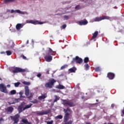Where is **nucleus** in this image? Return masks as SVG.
Segmentation results:
<instances>
[{
	"label": "nucleus",
	"mask_w": 124,
	"mask_h": 124,
	"mask_svg": "<svg viewBox=\"0 0 124 124\" xmlns=\"http://www.w3.org/2000/svg\"><path fill=\"white\" fill-rule=\"evenodd\" d=\"M24 104H25V103H21V104L18 106V110L19 114H20V113H22L23 111H25V110H27V109L31 108V106H32V104H30L29 105L25 106V107L24 108Z\"/></svg>",
	"instance_id": "f257e3e1"
},
{
	"label": "nucleus",
	"mask_w": 124,
	"mask_h": 124,
	"mask_svg": "<svg viewBox=\"0 0 124 124\" xmlns=\"http://www.w3.org/2000/svg\"><path fill=\"white\" fill-rule=\"evenodd\" d=\"M62 29H65L66 28V25L65 24H64L62 26Z\"/></svg>",
	"instance_id": "49530a36"
},
{
	"label": "nucleus",
	"mask_w": 124,
	"mask_h": 124,
	"mask_svg": "<svg viewBox=\"0 0 124 124\" xmlns=\"http://www.w3.org/2000/svg\"><path fill=\"white\" fill-rule=\"evenodd\" d=\"M104 124H106V123H104Z\"/></svg>",
	"instance_id": "338daca9"
},
{
	"label": "nucleus",
	"mask_w": 124,
	"mask_h": 124,
	"mask_svg": "<svg viewBox=\"0 0 124 124\" xmlns=\"http://www.w3.org/2000/svg\"><path fill=\"white\" fill-rule=\"evenodd\" d=\"M102 17H95L94 19V22H100V21H102Z\"/></svg>",
	"instance_id": "5701e85b"
},
{
	"label": "nucleus",
	"mask_w": 124,
	"mask_h": 124,
	"mask_svg": "<svg viewBox=\"0 0 124 124\" xmlns=\"http://www.w3.org/2000/svg\"><path fill=\"white\" fill-rule=\"evenodd\" d=\"M22 83H23L24 85H27V86H30V85H31V82H30L23 81V82H22Z\"/></svg>",
	"instance_id": "7c9ffc66"
},
{
	"label": "nucleus",
	"mask_w": 124,
	"mask_h": 124,
	"mask_svg": "<svg viewBox=\"0 0 124 124\" xmlns=\"http://www.w3.org/2000/svg\"><path fill=\"white\" fill-rule=\"evenodd\" d=\"M122 113L123 115H124V108L122 110Z\"/></svg>",
	"instance_id": "09e8293b"
},
{
	"label": "nucleus",
	"mask_w": 124,
	"mask_h": 124,
	"mask_svg": "<svg viewBox=\"0 0 124 124\" xmlns=\"http://www.w3.org/2000/svg\"><path fill=\"white\" fill-rule=\"evenodd\" d=\"M25 94L26 96H29L30 94V89H29V86H25Z\"/></svg>",
	"instance_id": "4468645a"
},
{
	"label": "nucleus",
	"mask_w": 124,
	"mask_h": 124,
	"mask_svg": "<svg viewBox=\"0 0 124 124\" xmlns=\"http://www.w3.org/2000/svg\"><path fill=\"white\" fill-rule=\"evenodd\" d=\"M75 71H76V68L75 67L71 68L69 69V72H70V73H74Z\"/></svg>",
	"instance_id": "aec40b11"
},
{
	"label": "nucleus",
	"mask_w": 124,
	"mask_h": 124,
	"mask_svg": "<svg viewBox=\"0 0 124 124\" xmlns=\"http://www.w3.org/2000/svg\"><path fill=\"white\" fill-rule=\"evenodd\" d=\"M64 18L65 19V20H68V19H69L68 16H64Z\"/></svg>",
	"instance_id": "a19ab883"
},
{
	"label": "nucleus",
	"mask_w": 124,
	"mask_h": 124,
	"mask_svg": "<svg viewBox=\"0 0 124 124\" xmlns=\"http://www.w3.org/2000/svg\"><path fill=\"white\" fill-rule=\"evenodd\" d=\"M53 53H54V51H53V50H52V49H51L50 48H49L48 50L46 52V54L50 55L52 56V55H53Z\"/></svg>",
	"instance_id": "a211bd4d"
},
{
	"label": "nucleus",
	"mask_w": 124,
	"mask_h": 124,
	"mask_svg": "<svg viewBox=\"0 0 124 124\" xmlns=\"http://www.w3.org/2000/svg\"><path fill=\"white\" fill-rule=\"evenodd\" d=\"M75 9H76V10H79V9H81V7L79 5H78L75 7Z\"/></svg>",
	"instance_id": "c9c22d12"
},
{
	"label": "nucleus",
	"mask_w": 124,
	"mask_h": 124,
	"mask_svg": "<svg viewBox=\"0 0 124 124\" xmlns=\"http://www.w3.org/2000/svg\"><path fill=\"white\" fill-rule=\"evenodd\" d=\"M67 66H68V65H67V64H65V65L62 66L61 67V69H62V70L65 69V68H66V67H67Z\"/></svg>",
	"instance_id": "2f4dec72"
},
{
	"label": "nucleus",
	"mask_w": 124,
	"mask_h": 124,
	"mask_svg": "<svg viewBox=\"0 0 124 124\" xmlns=\"http://www.w3.org/2000/svg\"><path fill=\"white\" fill-rule=\"evenodd\" d=\"M19 95H23V93L19 92Z\"/></svg>",
	"instance_id": "603ef678"
},
{
	"label": "nucleus",
	"mask_w": 124,
	"mask_h": 124,
	"mask_svg": "<svg viewBox=\"0 0 124 124\" xmlns=\"http://www.w3.org/2000/svg\"><path fill=\"white\" fill-rule=\"evenodd\" d=\"M84 68L85 70H89V69L90 68V65H89V64L86 63L84 65Z\"/></svg>",
	"instance_id": "cd10ccee"
},
{
	"label": "nucleus",
	"mask_w": 124,
	"mask_h": 124,
	"mask_svg": "<svg viewBox=\"0 0 124 124\" xmlns=\"http://www.w3.org/2000/svg\"><path fill=\"white\" fill-rule=\"evenodd\" d=\"M62 104L64 105V106L69 107H74L75 106V104L73 102H72L69 100H62Z\"/></svg>",
	"instance_id": "7ed1b4c3"
},
{
	"label": "nucleus",
	"mask_w": 124,
	"mask_h": 124,
	"mask_svg": "<svg viewBox=\"0 0 124 124\" xmlns=\"http://www.w3.org/2000/svg\"><path fill=\"white\" fill-rule=\"evenodd\" d=\"M54 97L55 98V99L54 100L53 103H55V102H57L58 100H60V98L58 97V95H55Z\"/></svg>",
	"instance_id": "393cba45"
},
{
	"label": "nucleus",
	"mask_w": 124,
	"mask_h": 124,
	"mask_svg": "<svg viewBox=\"0 0 124 124\" xmlns=\"http://www.w3.org/2000/svg\"><path fill=\"white\" fill-rule=\"evenodd\" d=\"M10 117L11 120L14 122V124H17L18 123H19L20 114L17 113L14 116H10Z\"/></svg>",
	"instance_id": "20e7f679"
},
{
	"label": "nucleus",
	"mask_w": 124,
	"mask_h": 124,
	"mask_svg": "<svg viewBox=\"0 0 124 124\" xmlns=\"http://www.w3.org/2000/svg\"><path fill=\"white\" fill-rule=\"evenodd\" d=\"M4 121V120H3V118H0V124H1V122L2 121Z\"/></svg>",
	"instance_id": "a18cd8bd"
},
{
	"label": "nucleus",
	"mask_w": 124,
	"mask_h": 124,
	"mask_svg": "<svg viewBox=\"0 0 124 124\" xmlns=\"http://www.w3.org/2000/svg\"><path fill=\"white\" fill-rule=\"evenodd\" d=\"M51 113V109H48L47 110H43L41 111H38L36 112L37 116H43V115H47Z\"/></svg>",
	"instance_id": "423d86ee"
},
{
	"label": "nucleus",
	"mask_w": 124,
	"mask_h": 124,
	"mask_svg": "<svg viewBox=\"0 0 124 124\" xmlns=\"http://www.w3.org/2000/svg\"><path fill=\"white\" fill-rule=\"evenodd\" d=\"M13 73H22L23 72H26V69L19 67H16L13 71Z\"/></svg>",
	"instance_id": "0eeeda50"
},
{
	"label": "nucleus",
	"mask_w": 124,
	"mask_h": 124,
	"mask_svg": "<svg viewBox=\"0 0 124 124\" xmlns=\"http://www.w3.org/2000/svg\"><path fill=\"white\" fill-rule=\"evenodd\" d=\"M5 110L7 114H11L14 111V108L12 107H9Z\"/></svg>",
	"instance_id": "ddd939ff"
},
{
	"label": "nucleus",
	"mask_w": 124,
	"mask_h": 124,
	"mask_svg": "<svg viewBox=\"0 0 124 124\" xmlns=\"http://www.w3.org/2000/svg\"><path fill=\"white\" fill-rule=\"evenodd\" d=\"M47 124H53V121H46Z\"/></svg>",
	"instance_id": "ea45409f"
},
{
	"label": "nucleus",
	"mask_w": 124,
	"mask_h": 124,
	"mask_svg": "<svg viewBox=\"0 0 124 124\" xmlns=\"http://www.w3.org/2000/svg\"><path fill=\"white\" fill-rule=\"evenodd\" d=\"M26 44H29V40L27 41Z\"/></svg>",
	"instance_id": "13d9d810"
},
{
	"label": "nucleus",
	"mask_w": 124,
	"mask_h": 124,
	"mask_svg": "<svg viewBox=\"0 0 124 124\" xmlns=\"http://www.w3.org/2000/svg\"><path fill=\"white\" fill-rule=\"evenodd\" d=\"M111 106L112 108H114V107H115V105L114 104H112Z\"/></svg>",
	"instance_id": "3c124183"
},
{
	"label": "nucleus",
	"mask_w": 124,
	"mask_h": 124,
	"mask_svg": "<svg viewBox=\"0 0 124 124\" xmlns=\"http://www.w3.org/2000/svg\"><path fill=\"white\" fill-rule=\"evenodd\" d=\"M29 99L31 103H34V104H37V103H38V101L36 99H34L33 101H31V98Z\"/></svg>",
	"instance_id": "412c9836"
},
{
	"label": "nucleus",
	"mask_w": 124,
	"mask_h": 124,
	"mask_svg": "<svg viewBox=\"0 0 124 124\" xmlns=\"http://www.w3.org/2000/svg\"><path fill=\"white\" fill-rule=\"evenodd\" d=\"M45 59L46 60V62H52V60H53V56L46 54V55L45 56Z\"/></svg>",
	"instance_id": "1a4fd4ad"
},
{
	"label": "nucleus",
	"mask_w": 124,
	"mask_h": 124,
	"mask_svg": "<svg viewBox=\"0 0 124 124\" xmlns=\"http://www.w3.org/2000/svg\"><path fill=\"white\" fill-rule=\"evenodd\" d=\"M75 60H76V62L77 63H78L79 64L83 63V59L78 56H76Z\"/></svg>",
	"instance_id": "f8f14e48"
},
{
	"label": "nucleus",
	"mask_w": 124,
	"mask_h": 124,
	"mask_svg": "<svg viewBox=\"0 0 124 124\" xmlns=\"http://www.w3.org/2000/svg\"><path fill=\"white\" fill-rule=\"evenodd\" d=\"M9 103V104L10 105H11V104H11V103Z\"/></svg>",
	"instance_id": "680f3d73"
},
{
	"label": "nucleus",
	"mask_w": 124,
	"mask_h": 124,
	"mask_svg": "<svg viewBox=\"0 0 124 124\" xmlns=\"http://www.w3.org/2000/svg\"><path fill=\"white\" fill-rule=\"evenodd\" d=\"M82 99H84V96L82 97Z\"/></svg>",
	"instance_id": "0e129e2a"
},
{
	"label": "nucleus",
	"mask_w": 124,
	"mask_h": 124,
	"mask_svg": "<svg viewBox=\"0 0 124 124\" xmlns=\"http://www.w3.org/2000/svg\"><path fill=\"white\" fill-rule=\"evenodd\" d=\"M32 97H33V95L32 94V93H30V96L29 97H28L27 98H28V99H30V98H31Z\"/></svg>",
	"instance_id": "4c0bfd02"
},
{
	"label": "nucleus",
	"mask_w": 124,
	"mask_h": 124,
	"mask_svg": "<svg viewBox=\"0 0 124 124\" xmlns=\"http://www.w3.org/2000/svg\"><path fill=\"white\" fill-rule=\"evenodd\" d=\"M1 80H2L1 78H0V80L1 81Z\"/></svg>",
	"instance_id": "69168bd1"
},
{
	"label": "nucleus",
	"mask_w": 124,
	"mask_h": 124,
	"mask_svg": "<svg viewBox=\"0 0 124 124\" xmlns=\"http://www.w3.org/2000/svg\"><path fill=\"white\" fill-rule=\"evenodd\" d=\"M64 88V86L62 84H59L58 85L56 86V89H58L59 90H63Z\"/></svg>",
	"instance_id": "6ab92c4d"
},
{
	"label": "nucleus",
	"mask_w": 124,
	"mask_h": 124,
	"mask_svg": "<svg viewBox=\"0 0 124 124\" xmlns=\"http://www.w3.org/2000/svg\"><path fill=\"white\" fill-rule=\"evenodd\" d=\"M84 62L85 63H88L90 62V60L89 59V57H85L84 59Z\"/></svg>",
	"instance_id": "bb28decb"
},
{
	"label": "nucleus",
	"mask_w": 124,
	"mask_h": 124,
	"mask_svg": "<svg viewBox=\"0 0 124 124\" xmlns=\"http://www.w3.org/2000/svg\"><path fill=\"white\" fill-rule=\"evenodd\" d=\"M75 58H74L73 59V61L71 62V63H72V64H74V62H76V60H75Z\"/></svg>",
	"instance_id": "58836bf2"
},
{
	"label": "nucleus",
	"mask_w": 124,
	"mask_h": 124,
	"mask_svg": "<svg viewBox=\"0 0 124 124\" xmlns=\"http://www.w3.org/2000/svg\"><path fill=\"white\" fill-rule=\"evenodd\" d=\"M49 71H50L49 70H47L46 72V74H50Z\"/></svg>",
	"instance_id": "de8ad7c7"
},
{
	"label": "nucleus",
	"mask_w": 124,
	"mask_h": 124,
	"mask_svg": "<svg viewBox=\"0 0 124 124\" xmlns=\"http://www.w3.org/2000/svg\"><path fill=\"white\" fill-rule=\"evenodd\" d=\"M21 122H22L23 124H31V123L29 122V121H28V119H22Z\"/></svg>",
	"instance_id": "4be33fe9"
},
{
	"label": "nucleus",
	"mask_w": 124,
	"mask_h": 124,
	"mask_svg": "<svg viewBox=\"0 0 124 124\" xmlns=\"http://www.w3.org/2000/svg\"><path fill=\"white\" fill-rule=\"evenodd\" d=\"M0 54H5V52H3H3H0Z\"/></svg>",
	"instance_id": "4d7b16f0"
},
{
	"label": "nucleus",
	"mask_w": 124,
	"mask_h": 124,
	"mask_svg": "<svg viewBox=\"0 0 124 124\" xmlns=\"http://www.w3.org/2000/svg\"><path fill=\"white\" fill-rule=\"evenodd\" d=\"M56 82L57 81L54 78L49 79L48 81L45 84V87L48 89H52L54 87V85Z\"/></svg>",
	"instance_id": "f03ea898"
},
{
	"label": "nucleus",
	"mask_w": 124,
	"mask_h": 124,
	"mask_svg": "<svg viewBox=\"0 0 124 124\" xmlns=\"http://www.w3.org/2000/svg\"><path fill=\"white\" fill-rule=\"evenodd\" d=\"M55 119H56V120H58V119H62V115H59L56 116V117H55Z\"/></svg>",
	"instance_id": "473e14b6"
},
{
	"label": "nucleus",
	"mask_w": 124,
	"mask_h": 124,
	"mask_svg": "<svg viewBox=\"0 0 124 124\" xmlns=\"http://www.w3.org/2000/svg\"><path fill=\"white\" fill-rule=\"evenodd\" d=\"M21 83L19 82H17L16 83H15V87H16V88H18V87H19V86L20 85Z\"/></svg>",
	"instance_id": "72a5a7b5"
},
{
	"label": "nucleus",
	"mask_w": 124,
	"mask_h": 124,
	"mask_svg": "<svg viewBox=\"0 0 124 124\" xmlns=\"http://www.w3.org/2000/svg\"><path fill=\"white\" fill-rule=\"evenodd\" d=\"M101 70V68H100V67H97L95 68V71L96 72H98L99 71H100Z\"/></svg>",
	"instance_id": "f704fd0d"
},
{
	"label": "nucleus",
	"mask_w": 124,
	"mask_h": 124,
	"mask_svg": "<svg viewBox=\"0 0 124 124\" xmlns=\"http://www.w3.org/2000/svg\"><path fill=\"white\" fill-rule=\"evenodd\" d=\"M26 23H27V24H33V25H42V24H44L43 22L32 20H26Z\"/></svg>",
	"instance_id": "39448f33"
},
{
	"label": "nucleus",
	"mask_w": 124,
	"mask_h": 124,
	"mask_svg": "<svg viewBox=\"0 0 124 124\" xmlns=\"http://www.w3.org/2000/svg\"><path fill=\"white\" fill-rule=\"evenodd\" d=\"M88 22L87 19H85L81 20L80 21H78V24L79 25V26H86L88 24Z\"/></svg>",
	"instance_id": "9d476101"
},
{
	"label": "nucleus",
	"mask_w": 124,
	"mask_h": 124,
	"mask_svg": "<svg viewBox=\"0 0 124 124\" xmlns=\"http://www.w3.org/2000/svg\"><path fill=\"white\" fill-rule=\"evenodd\" d=\"M47 97V94L46 93H44V94L42 95L41 96H39L38 97V99L39 100H42V99H45Z\"/></svg>",
	"instance_id": "2eb2a0df"
},
{
	"label": "nucleus",
	"mask_w": 124,
	"mask_h": 124,
	"mask_svg": "<svg viewBox=\"0 0 124 124\" xmlns=\"http://www.w3.org/2000/svg\"><path fill=\"white\" fill-rule=\"evenodd\" d=\"M87 1L88 0H82V1H85V2H87Z\"/></svg>",
	"instance_id": "6e6d98bb"
},
{
	"label": "nucleus",
	"mask_w": 124,
	"mask_h": 124,
	"mask_svg": "<svg viewBox=\"0 0 124 124\" xmlns=\"http://www.w3.org/2000/svg\"><path fill=\"white\" fill-rule=\"evenodd\" d=\"M21 57L23 59V60H27V57H26L24 55H22Z\"/></svg>",
	"instance_id": "79ce46f5"
},
{
	"label": "nucleus",
	"mask_w": 124,
	"mask_h": 124,
	"mask_svg": "<svg viewBox=\"0 0 124 124\" xmlns=\"http://www.w3.org/2000/svg\"><path fill=\"white\" fill-rule=\"evenodd\" d=\"M5 3H8V2H13L15 0H3Z\"/></svg>",
	"instance_id": "a878e982"
},
{
	"label": "nucleus",
	"mask_w": 124,
	"mask_h": 124,
	"mask_svg": "<svg viewBox=\"0 0 124 124\" xmlns=\"http://www.w3.org/2000/svg\"><path fill=\"white\" fill-rule=\"evenodd\" d=\"M96 102H98V100L96 99Z\"/></svg>",
	"instance_id": "052dcab7"
},
{
	"label": "nucleus",
	"mask_w": 124,
	"mask_h": 124,
	"mask_svg": "<svg viewBox=\"0 0 124 124\" xmlns=\"http://www.w3.org/2000/svg\"><path fill=\"white\" fill-rule=\"evenodd\" d=\"M102 20H110V17L107 16H102Z\"/></svg>",
	"instance_id": "b1692460"
},
{
	"label": "nucleus",
	"mask_w": 124,
	"mask_h": 124,
	"mask_svg": "<svg viewBox=\"0 0 124 124\" xmlns=\"http://www.w3.org/2000/svg\"><path fill=\"white\" fill-rule=\"evenodd\" d=\"M10 93L12 95H13L14 94H16V90H12L11 91H10Z\"/></svg>",
	"instance_id": "c756f323"
},
{
	"label": "nucleus",
	"mask_w": 124,
	"mask_h": 124,
	"mask_svg": "<svg viewBox=\"0 0 124 124\" xmlns=\"http://www.w3.org/2000/svg\"><path fill=\"white\" fill-rule=\"evenodd\" d=\"M11 13H14V12H15V11H14V10H11Z\"/></svg>",
	"instance_id": "8fccbe9b"
},
{
	"label": "nucleus",
	"mask_w": 124,
	"mask_h": 124,
	"mask_svg": "<svg viewBox=\"0 0 124 124\" xmlns=\"http://www.w3.org/2000/svg\"><path fill=\"white\" fill-rule=\"evenodd\" d=\"M97 35H98V31H95L93 34L92 36V39H94L97 37Z\"/></svg>",
	"instance_id": "f3484780"
},
{
	"label": "nucleus",
	"mask_w": 124,
	"mask_h": 124,
	"mask_svg": "<svg viewBox=\"0 0 124 124\" xmlns=\"http://www.w3.org/2000/svg\"><path fill=\"white\" fill-rule=\"evenodd\" d=\"M37 77H38V78H40L41 77V74H38L37 75Z\"/></svg>",
	"instance_id": "c03bdc74"
},
{
	"label": "nucleus",
	"mask_w": 124,
	"mask_h": 124,
	"mask_svg": "<svg viewBox=\"0 0 124 124\" xmlns=\"http://www.w3.org/2000/svg\"><path fill=\"white\" fill-rule=\"evenodd\" d=\"M23 28V25L21 23H18L16 25V31H20Z\"/></svg>",
	"instance_id": "dca6fc26"
},
{
	"label": "nucleus",
	"mask_w": 124,
	"mask_h": 124,
	"mask_svg": "<svg viewBox=\"0 0 124 124\" xmlns=\"http://www.w3.org/2000/svg\"><path fill=\"white\" fill-rule=\"evenodd\" d=\"M107 77L109 80H113L115 78V74L112 72H108L107 74Z\"/></svg>",
	"instance_id": "9b49d317"
},
{
	"label": "nucleus",
	"mask_w": 124,
	"mask_h": 124,
	"mask_svg": "<svg viewBox=\"0 0 124 124\" xmlns=\"http://www.w3.org/2000/svg\"><path fill=\"white\" fill-rule=\"evenodd\" d=\"M7 87L8 88H10V85H9V84L7 85Z\"/></svg>",
	"instance_id": "864d4df0"
},
{
	"label": "nucleus",
	"mask_w": 124,
	"mask_h": 124,
	"mask_svg": "<svg viewBox=\"0 0 124 124\" xmlns=\"http://www.w3.org/2000/svg\"><path fill=\"white\" fill-rule=\"evenodd\" d=\"M0 92L1 93H7L8 91L6 89V86H5L3 83L0 84Z\"/></svg>",
	"instance_id": "6e6552de"
},
{
	"label": "nucleus",
	"mask_w": 124,
	"mask_h": 124,
	"mask_svg": "<svg viewBox=\"0 0 124 124\" xmlns=\"http://www.w3.org/2000/svg\"><path fill=\"white\" fill-rule=\"evenodd\" d=\"M15 12H16L17 13H19L21 14V11H20V10H16L15 11Z\"/></svg>",
	"instance_id": "37998d69"
},
{
	"label": "nucleus",
	"mask_w": 124,
	"mask_h": 124,
	"mask_svg": "<svg viewBox=\"0 0 124 124\" xmlns=\"http://www.w3.org/2000/svg\"><path fill=\"white\" fill-rule=\"evenodd\" d=\"M86 124H91L90 123H86Z\"/></svg>",
	"instance_id": "bf43d9fd"
},
{
	"label": "nucleus",
	"mask_w": 124,
	"mask_h": 124,
	"mask_svg": "<svg viewBox=\"0 0 124 124\" xmlns=\"http://www.w3.org/2000/svg\"><path fill=\"white\" fill-rule=\"evenodd\" d=\"M19 97L20 98H22V97H23V95H20Z\"/></svg>",
	"instance_id": "5fc2aeb1"
},
{
	"label": "nucleus",
	"mask_w": 124,
	"mask_h": 124,
	"mask_svg": "<svg viewBox=\"0 0 124 124\" xmlns=\"http://www.w3.org/2000/svg\"><path fill=\"white\" fill-rule=\"evenodd\" d=\"M6 53L7 56H11V55H12V52L10 50H7Z\"/></svg>",
	"instance_id": "c85d7f7f"
},
{
	"label": "nucleus",
	"mask_w": 124,
	"mask_h": 124,
	"mask_svg": "<svg viewBox=\"0 0 124 124\" xmlns=\"http://www.w3.org/2000/svg\"><path fill=\"white\" fill-rule=\"evenodd\" d=\"M20 101H21V98H17V99H16L15 100V102L16 103L20 102Z\"/></svg>",
	"instance_id": "e433bc0d"
},
{
	"label": "nucleus",
	"mask_w": 124,
	"mask_h": 124,
	"mask_svg": "<svg viewBox=\"0 0 124 124\" xmlns=\"http://www.w3.org/2000/svg\"><path fill=\"white\" fill-rule=\"evenodd\" d=\"M22 97H23V98H25V96H22Z\"/></svg>",
	"instance_id": "e2e57ef3"
}]
</instances>
